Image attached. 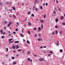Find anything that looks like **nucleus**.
I'll use <instances>...</instances> for the list:
<instances>
[{"label":"nucleus","mask_w":65,"mask_h":65,"mask_svg":"<svg viewBox=\"0 0 65 65\" xmlns=\"http://www.w3.org/2000/svg\"><path fill=\"white\" fill-rule=\"evenodd\" d=\"M8 49L7 48H6V52H8Z\"/></svg>","instance_id":"27"},{"label":"nucleus","mask_w":65,"mask_h":65,"mask_svg":"<svg viewBox=\"0 0 65 65\" xmlns=\"http://www.w3.org/2000/svg\"><path fill=\"white\" fill-rule=\"evenodd\" d=\"M19 46H17L16 47V49H18V48H19Z\"/></svg>","instance_id":"21"},{"label":"nucleus","mask_w":65,"mask_h":65,"mask_svg":"<svg viewBox=\"0 0 65 65\" xmlns=\"http://www.w3.org/2000/svg\"><path fill=\"white\" fill-rule=\"evenodd\" d=\"M11 24V22H10L9 23L8 25V27H9Z\"/></svg>","instance_id":"4"},{"label":"nucleus","mask_w":65,"mask_h":65,"mask_svg":"<svg viewBox=\"0 0 65 65\" xmlns=\"http://www.w3.org/2000/svg\"><path fill=\"white\" fill-rule=\"evenodd\" d=\"M55 27L56 28H58V26H57V25H56Z\"/></svg>","instance_id":"39"},{"label":"nucleus","mask_w":65,"mask_h":65,"mask_svg":"<svg viewBox=\"0 0 65 65\" xmlns=\"http://www.w3.org/2000/svg\"><path fill=\"white\" fill-rule=\"evenodd\" d=\"M39 61H41V62H42V61H44V60L42 58H41L40 59H39Z\"/></svg>","instance_id":"1"},{"label":"nucleus","mask_w":65,"mask_h":65,"mask_svg":"<svg viewBox=\"0 0 65 65\" xmlns=\"http://www.w3.org/2000/svg\"><path fill=\"white\" fill-rule=\"evenodd\" d=\"M12 9H13L14 10H15V7H12Z\"/></svg>","instance_id":"7"},{"label":"nucleus","mask_w":65,"mask_h":65,"mask_svg":"<svg viewBox=\"0 0 65 65\" xmlns=\"http://www.w3.org/2000/svg\"><path fill=\"white\" fill-rule=\"evenodd\" d=\"M28 33L29 34H30V31L29 30L28 31Z\"/></svg>","instance_id":"34"},{"label":"nucleus","mask_w":65,"mask_h":65,"mask_svg":"<svg viewBox=\"0 0 65 65\" xmlns=\"http://www.w3.org/2000/svg\"><path fill=\"white\" fill-rule=\"evenodd\" d=\"M17 64V62H13V65H15Z\"/></svg>","instance_id":"9"},{"label":"nucleus","mask_w":65,"mask_h":65,"mask_svg":"<svg viewBox=\"0 0 65 65\" xmlns=\"http://www.w3.org/2000/svg\"><path fill=\"white\" fill-rule=\"evenodd\" d=\"M27 43H28V44H30V42H29V40H27Z\"/></svg>","instance_id":"15"},{"label":"nucleus","mask_w":65,"mask_h":65,"mask_svg":"<svg viewBox=\"0 0 65 65\" xmlns=\"http://www.w3.org/2000/svg\"><path fill=\"white\" fill-rule=\"evenodd\" d=\"M40 40H42V39H38V41H40Z\"/></svg>","instance_id":"20"},{"label":"nucleus","mask_w":65,"mask_h":65,"mask_svg":"<svg viewBox=\"0 0 65 65\" xmlns=\"http://www.w3.org/2000/svg\"><path fill=\"white\" fill-rule=\"evenodd\" d=\"M41 22V23H43V20H40Z\"/></svg>","instance_id":"14"},{"label":"nucleus","mask_w":65,"mask_h":65,"mask_svg":"<svg viewBox=\"0 0 65 65\" xmlns=\"http://www.w3.org/2000/svg\"><path fill=\"white\" fill-rule=\"evenodd\" d=\"M22 33H23V32H24V31H23V30H22Z\"/></svg>","instance_id":"54"},{"label":"nucleus","mask_w":65,"mask_h":65,"mask_svg":"<svg viewBox=\"0 0 65 65\" xmlns=\"http://www.w3.org/2000/svg\"><path fill=\"white\" fill-rule=\"evenodd\" d=\"M40 9H43V8L41 6L40 7Z\"/></svg>","instance_id":"28"},{"label":"nucleus","mask_w":65,"mask_h":65,"mask_svg":"<svg viewBox=\"0 0 65 65\" xmlns=\"http://www.w3.org/2000/svg\"><path fill=\"white\" fill-rule=\"evenodd\" d=\"M12 59H14V57H11Z\"/></svg>","instance_id":"33"},{"label":"nucleus","mask_w":65,"mask_h":65,"mask_svg":"<svg viewBox=\"0 0 65 65\" xmlns=\"http://www.w3.org/2000/svg\"><path fill=\"white\" fill-rule=\"evenodd\" d=\"M55 21H56V23H57V22H58L59 21V19H58V18H57L55 19Z\"/></svg>","instance_id":"5"},{"label":"nucleus","mask_w":65,"mask_h":65,"mask_svg":"<svg viewBox=\"0 0 65 65\" xmlns=\"http://www.w3.org/2000/svg\"><path fill=\"white\" fill-rule=\"evenodd\" d=\"M12 40V39H10L9 40V41H11V40Z\"/></svg>","instance_id":"22"},{"label":"nucleus","mask_w":65,"mask_h":65,"mask_svg":"<svg viewBox=\"0 0 65 65\" xmlns=\"http://www.w3.org/2000/svg\"><path fill=\"white\" fill-rule=\"evenodd\" d=\"M55 34V32H52V34L53 35H54Z\"/></svg>","instance_id":"44"},{"label":"nucleus","mask_w":65,"mask_h":65,"mask_svg":"<svg viewBox=\"0 0 65 65\" xmlns=\"http://www.w3.org/2000/svg\"><path fill=\"white\" fill-rule=\"evenodd\" d=\"M28 54H31V51H28Z\"/></svg>","instance_id":"10"},{"label":"nucleus","mask_w":65,"mask_h":65,"mask_svg":"<svg viewBox=\"0 0 65 65\" xmlns=\"http://www.w3.org/2000/svg\"><path fill=\"white\" fill-rule=\"evenodd\" d=\"M12 4V2H11L10 3V5H11Z\"/></svg>","instance_id":"36"},{"label":"nucleus","mask_w":65,"mask_h":65,"mask_svg":"<svg viewBox=\"0 0 65 65\" xmlns=\"http://www.w3.org/2000/svg\"><path fill=\"white\" fill-rule=\"evenodd\" d=\"M47 4H48L47 3H46V6H47Z\"/></svg>","instance_id":"57"},{"label":"nucleus","mask_w":65,"mask_h":65,"mask_svg":"<svg viewBox=\"0 0 65 65\" xmlns=\"http://www.w3.org/2000/svg\"><path fill=\"white\" fill-rule=\"evenodd\" d=\"M6 21H5V24H6Z\"/></svg>","instance_id":"61"},{"label":"nucleus","mask_w":65,"mask_h":65,"mask_svg":"<svg viewBox=\"0 0 65 65\" xmlns=\"http://www.w3.org/2000/svg\"><path fill=\"white\" fill-rule=\"evenodd\" d=\"M17 24L18 25H19V23L18 22H17Z\"/></svg>","instance_id":"47"},{"label":"nucleus","mask_w":65,"mask_h":65,"mask_svg":"<svg viewBox=\"0 0 65 65\" xmlns=\"http://www.w3.org/2000/svg\"><path fill=\"white\" fill-rule=\"evenodd\" d=\"M19 14V13L18 12H17V15H18Z\"/></svg>","instance_id":"51"},{"label":"nucleus","mask_w":65,"mask_h":65,"mask_svg":"<svg viewBox=\"0 0 65 65\" xmlns=\"http://www.w3.org/2000/svg\"><path fill=\"white\" fill-rule=\"evenodd\" d=\"M17 57H19V54H17Z\"/></svg>","instance_id":"59"},{"label":"nucleus","mask_w":65,"mask_h":65,"mask_svg":"<svg viewBox=\"0 0 65 65\" xmlns=\"http://www.w3.org/2000/svg\"><path fill=\"white\" fill-rule=\"evenodd\" d=\"M40 31H41V29L40 27H38V31L39 32Z\"/></svg>","instance_id":"2"},{"label":"nucleus","mask_w":65,"mask_h":65,"mask_svg":"<svg viewBox=\"0 0 65 65\" xmlns=\"http://www.w3.org/2000/svg\"><path fill=\"white\" fill-rule=\"evenodd\" d=\"M56 3H58V1L57 0H56Z\"/></svg>","instance_id":"53"},{"label":"nucleus","mask_w":65,"mask_h":65,"mask_svg":"<svg viewBox=\"0 0 65 65\" xmlns=\"http://www.w3.org/2000/svg\"><path fill=\"white\" fill-rule=\"evenodd\" d=\"M43 47H44L45 48H46V46H45Z\"/></svg>","instance_id":"63"},{"label":"nucleus","mask_w":65,"mask_h":65,"mask_svg":"<svg viewBox=\"0 0 65 65\" xmlns=\"http://www.w3.org/2000/svg\"><path fill=\"white\" fill-rule=\"evenodd\" d=\"M6 4H9V3H8V2L6 3Z\"/></svg>","instance_id":"50"},{"label":"nucleus","mask_w":65,"mask_h":65,"mask_svg":"<svg viewBox=\"0 0 65 65\" xmlns=\"http://www.w3.org/2000/svg\"><path fill=\"white\" fill-rule=\"evenodd\" d=\"M40 48H43V47H42V46H41L40 47Z\"/></svg>","instance_id":"52"},{"label":"nucleus","mask_w":65,"mask_h":65,"mask_svg":"<svg viewBox=\"0 0 65 65\" xmlns=\"http://www.w3.org/2000/svg\"><path fill=\"white\" fill-rule=\"evenodd\" d=\"M12 48L13 49H15V46H14V45L13 46H12Z\"/></svg>","instance_id":"11"},{"label":"nucleus","mask_w":65,"mask_h":65,"mask_svg":"<svg viewBox=\"0 0 65 65\" xmlns=\"http://www.w3.org/2000/svg\"><path fill=\"white\" fill-rule=\"evenodd\" d=\"M27 21V18H26V20H25L24 22H25V21Z\"/></svg>","instance_id":"55"},{"label":"nucleus","mask_w":65,"mask_h":65,"mask_svg":"<svg viewBox=\"0 0 65 65\" xmlns=\"http://www.w3.org/2000/svg\"><path fill=\"white\" fill-rule=\"evenodd\" d=\"M38 35L39 36H41V34H39Z\"/></svg>","instance_id":"23"},{"label":"nucleus","mask_w":65,"mask_h":65,"mask_svg":"<svg viewBox=\"0 0 65 65\" xmlns=\"http://www.w3.org/2000/svg\"><path fill=\"white\" fill-rule=\"evenodd\" d=\"M13 15L14 18H16V17H15V15Z\"/></svg>","instance_id":"25"},{"label":"nucleus","mask_w":65,"mask_h":65,"mask_svg":"<svg viewBox=\"0 0 65 65\" xmlns=\"http://www.w3.org/2000/svg\"><path fill=\"white\" fill-rule=\"evenodd\" d=\"M20 35L21 37H24V36H23V34H21Z\"/></svg>","instance_id":"16"},{"label":"nucleus","mask_w":65,"mask_h":65,"mask_svg":"<svg viewBox=\"0 0 65 65\" xmlns=\"http://www.w3.org/2000/svg\"><path fill=\"white\" fill-rule=\"evenodd\" d=\"M46 16V15H45V14H44V19H45Z\"/></svg>","instance_id":"37"},{"label":"nucleus","mask_w":65,"mask_h":65,"mask_svg":"<svg viewBox=\"0 0 65 65\" xmlns=\"http://www.w3.org/2000/svg\"><path fill=\"white\" fill-rule=\"evenodd\" d=\"M43 53L44 54H46V51H44Z\"/></svg>","instance_id":"30"},{"label":"nucleus","mask_w":65,"mask_h":65,"mask_svg":"<svg viewBox=\"0 0 65 65\" xmlns=\"http://www.w3.org/2000/svg\"><path fill=\"white\" fill-rule=\"evenodd\" d=\"M27 60L28 61H30V58H27Z\"/></svg>","instance_id":"32"},{"label":"nucleus","mask_w":65,"mask_h":65,"mask_svg":"<svg viewBox=\"0 0 65 65\" xmlns=\"http://www.w3.org/2000/svg\"><path fill=\"white\" fill-rule=\"evenodd\" d=\"M35 10H36V11H37L38 10V9L37 8H35Z\"/></svg>","instance_id":"31"},{"label":"nucleus","mask_w":65,"mask_h":65,"mask_svg":"<svg viewBox=\"0 0 65 65\" xmlns=\"http://www.w3.org/2000/svg\"><path fill=\"white\" fill-rule=\"evenodd\" d=\"M2 39H3L4 38V36H2L1 37Z\"/></svg>","instance_id":"24"},{"label":"nucleus","mask_w":65,"mask_h":65,"mask_svg":"<svg viewBox=\"0 0 65 65\" xmlns=\"http://www.w3.org/2000/svg\"><path fill=\"white\" fill-rule=\"evenodd\" d=\"M55 33L56 34H58V31H57V30H56V31Z\"/></svg>","instance_id":"18"},{"label":"nucleus","mask_w":65,"mask_h":65,"mask_svg":"<svg viewBox=\"0 0 65 65\" xmlns=\"http://www.w3.org/2000/svg\"><path fill=\"white\" fill-rule=\"evenodd\" d=\"M18 52H21L22 51V50H21V49H19L18 50Z\"/></svg>","instance_id":"19"},{"label":"nucleus","mask_w":65,"mask_h":65,"mask_svg":"<svg viewBox=\"0 0 65 65\" xmlns=\"http://www.w3.org/2000/svg\"><path fill=\"white\" fill-rule=\"evenodd\" d=\"M31 15L32 17H34V14H32Z\"/></svg>","instance_id":"26"},{"label":"nucleus","mask_w":65,"mask_h":65,"mask_svg":"<svg viewBox=\"0 0 65 65\" xmlns=\"http://www.w3.org/2000/svg\"><path fill=\"white\" fill-rule=\"evenodd\" d=\"M10 50H12V47H10Z\"/></svg>","instance_id":"56"},{"label":"nucleus","mask_w":65,"mask_h":65,"mask_svg":"<svg viewBox=\"0 0 65 65\" xmlns=\"http://www.w3.org/2000/svg\"><path fill=\"white\" fill-rule=\"evenodd\" d=\"M45 3H44L43 4V5H44V6H45Z\"/></svg>","instance_id":"64"},{"label":"nucleus","mask_w":65,"mask_h":65,"mask_svg":"<svg viewBox=\"0 0 65 65\" xmlns=\"http://www.w3.org/2000/svg\"><path fill=\"white\" fill-rule=\"evenodd\" d=\"M34 30H36V27L34 28Z\"/></svg>","instance_id":"43"},{"label":"nucleus","mask_w":65,"mask_h":65,"mask_svg":"<svg viewBox=\"0 0 65 65\" xmlns=\"http://www.w3.org/2000/svg\"><path fill=\"white\" fill-rule=\"evenodd\" d=\"M19 41H17L14 42V43H19Z\"/></svg>","instance_id":"12"},{"label":"nucleus","mask_w":65,"mask_h":65,"mask_svg":"<svg viewBox=\"0 0 65 65\" xmlns=\"http://www.w3.org/2000/svg\"><path fill=\"white\" fill-rule=\"evenodd\" d=\"M37 36V34H36L35 35V37H36Z\"/></svg>","instance_id":"45"},{"label":"nucleus","mask_w":65,"mask_h":65,"mask_svg":"<svg viewBox=\"0 0 65 65\" xmlns=\"http://www.w3.org/2000/svg\"><path fill=\"white\" fill-rule=\"evenodd\" d=\"M63 19H64V17L62 16L61 17V20H63Z\"/></svg>","instance_id":"17"},{"label":"nucleus","mask_w":65,"mask_h":65,"mask_svg":"<svg viewBox=\"0 0 65 65\" xmlns=\"http://www.w3.org/2000/svg\"><path fill=\"white\" fill-rule=\"evenodd\" d=\"M15 31H18V28H17L15 30Z\"/></svg>","instance_id":"35"},{"label":"nucleus","mask_w":65,"mask_h":65,"mask_svg":"<svg viewBox=\"0 0 65 65\" xmlns=\"http://www.w3.org/2000/svg\"><path fill=\"white\" fill-rule=\"evenodd\" d=\"M4 28L5 30H6V27L5 26L4 27Z\"/></svg>","instance_id":"40"},{"label":"nucleus","mask_w":65,"mask_h":65,"mask_svg":"<svg viewBox=\"0 0 65 65\" xmlns=\"http://www.w3.org/2000/svg\"><path fill=\"white\" fill-rule=\"evenodd\" d=\"M59 51L61 53H62L63 52V50L62 49H60L59 50Z\"/></svg>","instance_id":"13"},{"label":"nucleus","mask_w":65,"mask_h":65,"mask_svg":"<svg viewBox=\"0 0 65 65\" xmlns=\"http://www.w3.org/2000/svg\"><path fill=\"white\" fill-rule=\"evenodd\" d=\"M3 31V30H2V29H1L0 31V32H1V34H3V32H2Z\"/></svg>","instance_id":"6"},{"label":"nucleus","mask_w":65,"mask_h":65,"mask_svg":"<svg viewBox=\"0 0 65 65\" xmlns=\"http://www.w3.org/2000/svg\"><path fill=\"white\" fill-rule=\"evenodd\" d=\"M28 24L29 26H31V23L29 22H28Z\"/></svg>","instance_id":"8"},{"label":"nucleus","mask_w":65,"mask_h":65,"mask_svg":"<svg viewBox=\"0 0 65 65\" xmlns=\"http://www.w3.org/2000/svg\"><path fill=\"white\" fill-rule=\"evenodd\" d=\"M22 53H23V54H24V50H23Z\"/></svg>","instance_id":"60"},{"label":"nucleus","mask_w":65,"mask_h":65,"mask_svg":"<svg viewBox=\"0 0 65 65\" xmlns=\"http://www.w3.org/2000/svg\"><path fill=\"white\" fill-rule=\"evenodd\" d=\"M60 34H62V31H60Z\"/></svg>","instance_id":"42"},{"label":"nucleus","mask_w":65,"mask_h":65,"mask_svg":"<svg viewBox=\"0 0 65 65\" xmlns=\"http://www.w3.org/2000/svg\"><path fill=\"white\" fill-rule=\"evenodd\" d=\"M5 34V32H4L3 33V35H4Z\"/></svg>","instance_id":"48"},{"label":"nucleus","mask_w":65,"mask_h":65,"mask_svg":"<svg viewBox=\"0 0 65 65\" xmlns=\"http://www.w3.org/2000/svg\"><path fill=\"white\" fill-rule=\"evenodd\" d=\"M13 34H15V32H13Z\"/></svg>","instance_id":"38"},{"label":"nucleus","mask_w":65,"mask_h":65,"mask_svg":"<svg viewBox=\"0 0 65 65\" xmlns=\"http://www.w3.org/2000/svg\"><path fill=\"white\" fill-rule=\"evenodd\" d=\"M56 12H55V11H54V14H56Z\"/></svg>","instance_id":"49"},{"label":"nucleus","mask_w":65,"mask_h":65,"mask_svg":"<svg viewBox=\"0 0 65 65\" xmlns=\"http://www.w3.org/2000/svg\"><path fill=\"white\" fill-rule=\"evenodd\" d=\"M60 44V43H59V41H57V43H56V44L57 45H59Z\"/></svg>","instance_id":"3"},{"label":"nucleus","mask_w":65,"mask_h":65,"mask_svg":"<svg viewBox=\"0 0 65 65\" xmlns=\"http://www.w3.org/2000/svg\"><path fill=\"white\" fill-rule=\"evenodd\" d=\"M22 6H24V3H22Z\"/></svg>","instance_id":"58"},{"label":"nucleus","mask_w":65,"mask_h":65,"mask_svg":"<svg viewBox=\"0 0 65 65\" xmlns=\"http://www.w3.org/2000/svg\"><path fill=\"white\" fill-rule=\"evenodd\" d=\"M50 53H53V52H52V51H50Z\"/></svg>","instance_id":"62"},{"label":"nucleus","mask_w":65,"mask_h":65,"mask_svg":"<svg viewBox=\"0 0 65 65\" xmlns=\"http://www.w3.org/2000/svg\"><path fill=\"white\" fill-rule=\"evenodd\" d=\"M50 56H51V55H50V54H49L48 55V57H50Z\"/></svg>","instance_id":"46"},{"label":"nucleus","mask_w":65,"mask_h":65,"mask_svg":"<svg viewBox=\"0 0 65 65\" xmlns=\"http://www.w3.org/2000/svg\"><path fill=\"white\" fill-rule=\"evenodd\" d=\"M28 15H29V14H30V12H28Z\"/></svg>","instance_id":"29"},{"label":"nucleus","mask_w":65,"mask_h":65,"mask_svg":"<svg viewBox=\"0 0 65 65\" xmlns=\"http://www.w3.org/2000/svg\"><path fill=\"white\" fill-rule=\"evenodd\" d=\"M62 24L63 25H65V22H64L63 23H62Z\"/></svg>","instance_id":"41"}]
</instances>
